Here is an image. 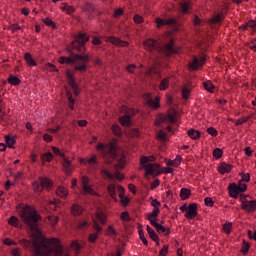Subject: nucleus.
I'll return each mask as SVG.
<instances>
[{
	"instance_id": "43",
	"label": "nucleus",
	"mask_w": 256,
	"mask_h": 256,
	"mask_svg": "<svg viewBox=\"0 0 256 256\" xmlns=\"http://www.w3.org/2000/svg\"><path fill=\"white\" fill-rule=\"evenodd\" d=\"M213 157H215V159H221L223 157V150H221V148L214 149Z\"/></svg>"
},
{
	"instance_id": "10",
	"label": "nucleus",
	"mask_w": 256,
	"mask_h": 256,
	"mask_svg": "<svg viewBox=\"0 0 256 256\" xmlns=\"http://www.w3.org/2000/svg\"><path fill=\"white\" fill-rule=\"evenodd\" d=\"M90 179L87 176L81 177V185H82V195H97V192L93 188H91V185H89Z\"/></svg>"
},
{
	"instance_id": "46",
	"label": "nucleus",
	"mask_w": 256,
	"mask_h": 256,
	"mask_svg": "<svg viewBox=\"0 0 256 256\" xmlns=\"http://www.w3.org/2000/svg\"><path fill=\"white\" fill-rule=\"evenodd\" d=\"M48 222L50 223V225H52V227H55V224L59 223V217H57V216H48Z\"/></svg>"
},
{
	"instance_id": "15",
	"label": "nucleus",
	"mask_w": 256,
	"mask_h": 256,
	"mask_svg": "<svg viewBox=\"0 0 256 256\" xmlns=\"http://www.w3.org/2000/svg\"><path fill=\"white\" fill-rule=\"evenodd\" d=\"M228 190L230 197H232L233 199H237V197H239V193H243L241 187H239V185L235 183L230 184Z\"/></svg>"
},
{
	"instance_id": "53",
	"label": "nucleus",
	"mask_w": 256,
	"mask_h": 256,
	"mask_svg": "<svg viewBox=\"0 0 256 256\" xmlns=\"http://www.w3.org/2000/svg\"><path fill=\"white\" fill-rule=\"evenodd\" d=\"M233 227V224L231 223H226L223 225V231L227 233V235H229V233H231V229Z\"/></svg>"
},
{
	"instance_id": "7",
	"label": "nucleus",
	"mask_w": 256,
	"mask_h": 256,
	"mask_svg": "<svg viewBox=\"0 0 256 256\" xmlns=\"http://www.w3.org/2000/svg\"><path fill=\"white\" fill-rule=\"evenodd\" d=\"M53 187V182L49 178H40L39 182L32 183V188L35 193H42L44 189L49 191Z\"/></svg>"
},
{
	"instance_id": "49",
	"label": "nucleus",
	"mask_w": 256,
	"mask_h": 256,
	"mask_svg": "<svg viewBox=\"0 0 256 256\" xmlns=\"http://www.w3.org/2000/svg\"><path fill=\"white\" fill-rule=\"evenodd\" d=\"M246 27H248V29H252L253 33H255V31H256V22L254 20H250L246 23Z\"/></svg>"
},
{
	"instance_id": "18",
	"label": "nucleus",
	"mask_w": 256,
	"mask_h": 256,
	"mask_svg": "<svg viewBox=\"0 0 256 256\" xmlns=\"http://www.w3.org/2000/svg\"><path fill=\"white\" fill-rule=\"evenodd\" d=\"M159 213H161V209H153L152 212L147 214L146 219L150 222L151 225H153V223H157V217H159Z\"/></svg>"
},
{
	"instance_id": "52",
	"label": "nucleus",
	"mask_w": 256,
	"mask_h": 256,
	"mask_svg": "<svg viewBox=\"0 0 256 256\" xmlns=\"http://www.w3.org/2000/svg\"><path fill=\"white\" fill-rule=\"evenodd\" d=\"M193 23L196 27H201V25H203V20H201L199 16L195 15L193 18Z\"/></svg>"
},
{
	"instance_id": "19",
	"label": "nucleus",
	"mask_w": 256,
	"mask_h": 256,
	"mask_svg": "<svg viewBox=\"0 0 256 256\" xmlns=\"http://www.w3.org/2000/svg\"><path fill=\"white\" fill-rule=\"evenodd\" d=\"M66 77H67V81H68L70 87H72V89H74V91H77V82L75 81V76L73 74V71L67 70Z\"/></svg>"
},
{
	"instance_id": "64",
	"label": "nucleus",
	"mask_w": 256,
	"mask_h": 256,
	"mask_svg": "<svg viewBox=\"0 0 256 256\" xmlns=\"http://www.w3.org/2000/svg\"><path fill=\"white\" fill-rule=\"evenodd\" d=\"M248 237H249V239H254V241H256V231L253 232V231L249 230Z\"/></svg>"
},
{
	"instance_id": "60",
	"label": "nucleus",
	"mask_w": 256,
	"mask_h": 256,
	"mask_svg": "<svg viewBox=\"0 0 256 256\" xmlns=\"http://www.w3.org/2000/svg\"><path fill=\"white\" fill-rule=\"evenodd\" d=\"M158 137L161 139V141H167V134L162 130L158 132Z\"/></svg>"
},
{
	"instance_id": "8",
	"label": "nucleus",
	"mask_w": 256,
	"mask_h": 256,
	"mask_svg": "<svg viewBox=\"0 0 256 256\" xmlns=\"http://www.w3.org/2000/svg\"><path fill=\"white\" fill-rule=\"evenodd\" d=\"M101 175L103 179H107L108 181H114L117 179L118 181H123L125 179V176L119 172V170H116L115 173L109 171V169L103 167L101 169Z\"/></svg>"
},
{
	"instance_id": "56",
	"label": "nucleus",
	"mask_w": 256,
	"mask_h": 256,
	"mask_svg": "<svg viewBox=\"0 0 256 256\" xmlns=\"http://www.w3.org/2000/svg\"><path fill=\"white\" fill-rule=\"evenodd\" d=\"M133 19L137 25H141V23L144 21L143 17L139 14H136Z\"/></svg>"
},
{
	"instance_id": "20",
	"label": "nucleus",
	"mask_w": 256,
	"mask_h": 256,
	"mask_svg": "<svg viewBox=\"0 0 256 256\" xmlns=\"http://www.w3.org/2000/svg\"><path fill=\"white\" fill-rule=\"evenodd\" d=\"M207 59H209V57L205 54H201L200 57L194 56L193 63H189V65H205Z\"/></svg>"
},
{
	"instance_id": "32",
	"label": "nucleus",
	"mask_w": 256,
	"mask_h": 256,
	"mask_svg": "<svg viewBox=\"0 0 256 256\" xmlns=\"http://www.w3.org/2000/svg\"><path fill=\"white\" fill-rule=\"evenodd\" d=\"M168 167H179L181 165V156H176V159L174 160H169L167 162Z\"/></svg>"
},
{
	"instance_id": "63",
	"label": "nucleus",
	"mask_w": 256,
	"mask_h": 256,
	"mask_svg": "<svg viewBox=\"0 0 256 256\" xmlns=\"http://www.w3.org/2000/svg\"><path fill=\"white\" fill-rule=\"evenodd\" d=\"M11 255L13 256H21V252L19 251L18 248H13L11 251Z\"/></svg>"
},
{
	"instance_id": "16",
	"label": "nucleus",
	"mask_w": 256,
	"mask_h": 256,
	"mask_svg": "<svg viewBox=\"0 0 256 256\" xmlns=\"http://www.w3.org/2000/svg\"><path fill=\"white\" fill-rule=\"evenodd\" d=\"M185 217L186 219H195L197 217V205L195 203L189 204Z\"/></svg>"
},
{
	"instance_id": "33",
	"label": "nucleus",
	"mask_w": 256,
	"mask_h": 256,
	"mask_svg": "<svg viewBox=\"0 0 256 256\" xmlns=\"http://www.w3.org/2000/svg\"><path fill=\"white\" fill-rule=\"evenodd\" d=\"M8 83L10 85L17 86V85H21V80L18 77L14 76V75H10L8 77Z\"/></svg>"
},
{
	"instance_id": "36",
	"label": "nucleus",
	"mask_w": 256,
	"mask_h": 256,
	"mask_svg": "<svg viewBox=\"0 0 256 256\" xmlns=\"http://www.w3.org/2000/svg\"><path fill=\"white\" fill-rule=\"evenodd\" d=\"M189 195H191V190L187 188H182L180 191V197L185 201V199H189Z\"/></svg>"
},
{
	"instance_id": "4",
	"label": "nucleus",
	"mask_w": 256,
	"mask_h": 256,
	"mask_svg": "<svg viewBox=\"0 0 256 256\" xmlns=\"http://www.w3.org/2000/svg\"><path fill=\"white\" fill-rule=\"evenodd\" d=\"M96 149L102 153V157H104L106 163H113V161L117 159V149L113 143H110L106 146L102 143H99Z\"/></svg>"
},
{
	"instance_id": "51",
	"label": "nucleus",
	"mask_w": 256,
	"mask_h": 256,
	"mask_svg": "<svg viewBox=\"0 0 256 256\" xmlns=\"http://www.w3.org/2000/svg\"><path fill=\"white\" fill-rule=\"evenodd\" d=\"M191 94V90L187 87L182 88V97L183 99H189V95Z\"/></svg>"
},
{
	"instance_id": "50",
	"label": "nucleus",
	"mask_w": 256,
	"mask_h": 256,
	"mask_svg": "<svg viewBox=\"0 0 256 256\" xmlns=\"http://www.w3.org/2000/svg\"><path fill=\"white\" fill-rule=\"evenodd\" d=\"M77 227L78 229H85L86 227H89V222H87V220H80L78 221Z\"/></svg>"
},
{
	"instance_id": "27",
	"label": "nucleus",
	"mask_w": 256,
	"mask_h": 256,
	"mask_svg": "<svg viewBox=\"0 0 256 256\" xmlns=\"http://www.w3.org/2000/svg\"><path fill=\"white\" fill-rule=\"evenodd\" d=\"M146 229H147V233H148L150 239H152V241L159 240V235H157V232H155V230H153V228H151V226L147 225Z\"/></svg>"
},
{
	"instance_id": "61",
	"label": "nucleus",
	"mask_w": 256,
	"mask_h": 256,
	"mask_svg": "<svg viewBox=\"0 0 256 256\" xmlns=\"http://www.w3.org/2000/svg\"><path fill=\"white\" fill-rule=\"evenodd\" d=\"M3 243H4V245H8V246L17 245V242L12 241L10 238L4 239Z\"/></svg>"
},
{
	"instance_id": "14",
	"label": "nucleus",
	"mask_w": 256,
	"mask_h": 256,
	"mask_svg": "<svg viewBox=\"0 0 256 256\" xmlns=\"http://www.w3.org/2000/svg\"><path fill=\"white\" fill-rule=\"evenodd\" d=\"M106 41L108 43H112V45H116L117 47H127L129 45V42L123 41L115 36L106 37Z\"/></svg>"
},
{
	"instance_id": "54",
	"label": "nucleus",
	"mask_w": 256,
	"mask_h": 256,
	"mask_svg": "<svg viewBox=\"0 0 256 256\" xmlns=\"http://www.w3.org/2000/svg\"><path fill=\"white\" fill-rule=\"evenodd\" d=\"M169 253V245H164L160 250L159 256H166Z\"/></svg>"
},
{
	"instance_id": "38",
	"label": "nucleus",
	"mask_w": 256,
	"mask_h": 256,
	"mask_svg": "<svg viewBox=\"0 0 256 256\" xmlns=\"http://www.w3.org/2000/svg\"><path fill=\"white\" fill-rule=\"evenodd\" d=\"M24 59H25L27 65H37V63L35 62V60L31 56V54H29V53L25 54Z\"/></svg>"
},
{
	"instance_id": "59",
	"label": "nucleus",
	"mask_w": 256,
	"mask_h": 256,
	"mask_svg": "<svg viewBox=\"0 0 256 256\" xmlns=\"http://www.w3.org/2000/svg\"><path fill=\"white\" fill-rule=\"evenodd\" d=\"M241 181L249 183V181H251V175L249 173L242 174Z\"/></svg>"
},
{
	"instance_id": "26",
	"label": "nucleus",
	"mask_w": 256,
	"mask_h": 256,
	"mask_svg": "<svg viewBox=\"0 0 256 256\" xmlns=\"http://www.w3.org/2000/svg\"><path fill=\"white\" fill-rule=\"evenodd\" d=\"M152 227H155L157 233H163L164 235H169V230H167V228H164L163 225L154 222L153 224H151Z\"/></svg>"
},
{
	"instance_id": "45",
	"label": "nucleus",
	"mask_w": 256,
	"mask_h": 256,
	"mask_svg": "<svg viewBox=\"0 0 256 256\" xmlns=\"http://www.w3.org/2000/svg\"><path fill=\"white\" fill-rule=\"evenodd\" d=\"M42 21L47 25V27H52V29H55V22H53V20L50 18H43Z\"/></svg>"
},
{
	"instance_id": "11",
	"label": "nucleus",
	"mask_w": 256,
	"mask_h": 256,
	"mask_svg": "<svg viewBox=\"0 0 256 256\" xmlns=\"http://www.w3.org/2000/svg\"><path fill=\"white\" fill-rule=\"evenodd\" d=\"M144 99L148 107H151L152 109H159V107H161V97L159 96H156L155 99L153 100L151 93H146L144 95Z\"/></svg>"
},
{
	"instance_id": "35",
	"label": "nucleus",
	"mask_w": 256,
	"mask_h": 256,
	"mask_svg": "<svg viewBox=\"0 0 256 256\" xmlns=\"http://www.w3.org/2000/svg\"><path fill=\"white\" fill-rule=\"evenodd\" d=\"M117 159H118V162L115 165V169H123L126 163L125 156H121Z\"/></svg>"
},
{
	"instance_id": "22",
	"label": "nucleus",
	"mask_w": 256,
	"mask_h": 256,
	"mask_svg": "<svg viewBox=\"0 0 256 256\" xmlns=\"http://www.w3.org/2000/svg\"><path fill=\"white\" fill-rule=\"evenodd\" d=\"M107 191L111 199H113V201H117V186L113 183L109 184L107 187Z\"/></svg>"
},
{
	"instance_id": "37",
	"label": "nucleus",
	"mask_w": 256,
	"mask_h": 256,
	"mask_svg": "<svg viewBox=\"0 0 256 256\" xmlns=\"http://www.w3.org/2000/svg\"><path fill=\"white\" fill-rule=\"evenodd\" d=\"M168 87H169V77H166L160 82L159 89L160 91H165V89H167Z\"/></svg>"
},
{
	"instance_id": "1",
	"label": "nucleus",
	"mask_w": 256,
	"mask_h": 256,
	"mask_svg": "<svg viewBox=\"0 0 256 256\" xmlns=\"http://www.w3.org/2000/svg\"><path fill=\"white\" fill-rule=\"evenodd\" d=\"M89 41V36L84 33H78L75 36L74 41H72L70 45V49L72 51H76L79 54H75V52H70L69 57H60L59 58V63L61 65L65 63H80L82 65H87V63H91L93 61V57L89 52H87V48L85 47V43Z\"/></svg>"
},
{
	"instance_id": "13",
	"label": "nucleus",
	"mask_w": 256,
	"mask_h": 256,
	"mask_svg": "<svg viewBox=\"0 0 256 256\" xmlns=\"http://www.w3.org/2000/svg\"><path fill=\"white\" fill-rule=\"evenodd\" d=\"M155 23L157 25L158 29H161V27H165L168 25H177V19L175 18H170V19H162V18H156Z\"/></svg>"
},
{
	"instance_id": "28",
	"label": "nucleus",
	"mask_w": 256,
	"mask_h": 256,
	"mask_svg": "<svg viewBox=\"0 0 256 256\" xmlns=\"http://www.w3.org/2000/svg\"><path fill=\"white\" fill-rule=\"evenodd\" d=\"M218 171L222 175H225V173H229L231 171V165L223 162V163L220 164V166L218 168Z\"/></svg>"
},
{
	"instance_id": "6",
	"label": "nucleus",
	"mask_w": 256,
	"mask_h": 256,
	"mask_svg": "<svg viewBox=\"0 0 256 256\" xmlns=\"http://www.w3.org/2000/svg\"><path fill=\"white\" fill-rule=\"evenodd\" d=\"M52 151H53L54 155H58V157H62V159H63L62 167H63L66 175H71V173H73V171L75 169V167L71 163V160H69V158L65 157V154L63 152H61V150H59V148H57L55 146L52 147Z\"/></svg>"
},
{
	"instance_id": "2",
	"label": "nucleus",
	"mask_w": 256,
	"mask_h": 256,
	"mask_svg": "<svg viewBox=\"0 0 256 256\" xmlns=\"http://www.w3.org/2000/svg\"><path fill=\"white\" fill-rule=\"evenodd\" d=\"M144 47L146 51H149L154 55L155 61H159V57H171V55H177L180 48L175 46V42L170 40V42L164 46H162L157 40L155 39H147L144 41Z\"/></svg>"
},
{
	"instance_id": "58",
	"label": "nucleus",
	"mask_w": 256,
	"mask_h": 256,
	"mask_svg": "<svg viewBox=\"0 0 256 256\" xmlns=\"http://www.w3.org/2000/svg\"><path fill=\"white\" fill-rule=\"evenodd\" d=\"M120 218L122 219V221H131V218L129 217V212H122Z\"/></svg>"
},
{
	"instance_id": "9",
	"label": "nucleus",
	"mask_w": 256,
	"mask_h": 256,
	"mask_svg": "<svg viewBox=\"0 0 256 256\" xmlns=\"http://www.w3.org/2000/svg\"><path fill=\"white\" fill-rule=\"evenodd\" d=\"M243 211L253 213L256 210V200H248L247 196H240Z\"/></svg>"
},
{
	"instance_id": "62",
	"label": "nucleus",
	"mask_w": 256,
	"mask_h": 256,
	"mask_svg": "<svg viewBox=\"0 0 256 256\" xmlns=\"http://www.w3.org/2000/svg\"><path fill=\"white\" fill-rule=\"evenodd\" d=\"M209 135H211L212 137H217V130L213 127H210L207 129Z\"/></svg>"
},
{
	"instance_id": "17",
	"label": "nucleus",
	"mask_w": 256,
	"mask_h": 256,
	"mask_svg": "<svg viewBox=\"0 0 256 256\" xmlns=\"http://www.w3.org/2000/svg\"><path fill=\"white\" fill-rule=\"evenodd\" d=\"M175 114H167L160 116V119L156 121V125H161V123H175Z\"/></svg>"
},
{
	"instance_id": "47",
	"label": "nucleus",
	"mask_w": 256,
	"mask_h": 256,
	"mask_svg": "<svg viewBox=\"0 0 256 256\" xmlns=\"http://www.w3.org/2000/svg\"><path fill=\"white\" fill-rule=\"evenodd\" d=\"M150 200H151L152 207H154L153 209H159L161 207V202H159V200L153 197H151Z\"/></svg>"
},
{
	"instance_id": "40",
	"label": "nucleus",
	"mask_w": 256,
	"mask_h": 256,
	"mask_svg": "<svg viewBox=\"0 0 256 256\" xmlns=\"http://www.w3.org/2000/svg\"><path fill=\"white\" fill-rule=\"evenodd\" d=\"M5 142L8 147L13 148V145H15V139L11 136H5Z\"/></svg>"
},
{
	"instance_id": "24",
	"label": "nucleus",
	"mask_w": 256,
	"mask_h": 256,
	"mask_svg": "<svg viewBox=\"0 0 256 256\" xmlns=\"http://www.w3.org/2000/svg\"><path fill=\"white\" fill-rule=\"evenodd\" d=\"M9 225H11L12 227H15L16 229H21L23 227V225H21V223H19V218H17L16 216H11L10 219L8 220Z\"/></svg>"
},
{
	"instance_id": "25",
	"label": "nucleus",
	"mask_w": 256,
	"mask_h": 256,
	"mask_svg": "<svg viewBox=\"0 0 256 256\" xmlns=\"http://www.w3.org/2000/svg\"><path fill=\"white\" fill-rule=\"evenodd\" d=\"M41 161H42V165H45V163H51V161H53V153L47 152V153L41 154Z\"/></svg>"
},
{
	"instance_id": "48",
	"label": "nucleus",
	"mask_w": 256,
	"mask_h": 256,
	"mask_svg": "<svg viewBox=\"0 0 256 256\" xmlns=\"http://www.w3.org/2000/svg\"><path fill=\"white\" fill-rule=\"evenodd\" d=\"M71 247H72V249L74 251H76V255H79V251H81V244H79L78 242L74 241V242H72Z\"/></svg>"
},
{
	"instance_id": "34",
	"label": "nucleus",
	"mask_w": 256,
	"mask_h": 256,
	"mask_svg": "<svg viewBox=\"0 0 256 256\" xmlns=\"http://www.w3.org/2000/svg\"><path fill=\"white\" fill-rule=\"evenodd\" d=\"M72 214L78 216L83 213V207L79 206L78 204H74L71 208Z\"/></svg>"
},
{
	"instance_id": "21",
	"label": "nucleus",
	"mask_w": 256,
	"mask_h": 256,
	"mask_svg": "<svg viewBox=\"0 0 256 256\" xmlns=\"http://www.w3.org/2000/svg\"><path fill=\"white\" fill-rule=\"evenodd\" d=\"M117 192H118V195L121 199V203L122 205H129V198L127 197H123V195H125V188H123V186L121 185H118L117 186Z\"/></svg>"
},
{
	"instance_id": "12",
	"label": "nucleus",
	"mask_w": 256,
	"mask_h": 256,
	"mask_svg": "<svg viewBox=\"0 0 256 256\" xmlns=\"http://www.w3.org/2000/svg\"><path fill=\"white\" fill-rule=\"evenodd\" d=\"M93 229L96 232L89 235V237H88L89 243H95V241H97V239L99 238V233H101V231H103V228L95 220L93 222Z\"/></svg>"
},
{
	"instance_id": "41",
	"label": "nucleus",
	"mask_w": 256,
	"mask_h": 256,
	"mask_svg": "<svg viewBox=\"0 0 256 256\" xmlns=\"http://www.w3.org/2000/svg\"><path fill=\"white\" fill-rule=\"evenodd\" d=\"M84 11H85V13H88V15H91L93 13V11H95V7L93 6V4L88 3L85 5Z\"/></svg>"
},
{
	"instance_id": "57",
	"label": "nucleus",
	"mask_w": 256,
	"mask_h": 256,
	"mask_svg": "<svg viewBox=\"0 0 256 256\" xmlns=\"http://www.w3.org/2000/svg\"><path fill=\"white\" fill-rule=\"evenodd\" d=\"M69 108L73 110L75 108V99H72L71 93H68Z\"/></svg>"
},
{
	"instance_id": "44",
	"label": "nucleus",
	"mask_w": 256,
	"mask_h": 256,
	"mask_svg": "<svg viewBox=\"0 0 256 256\" xmlns=\"http://www.w3.org/2000/svg\"><path fill=\"white\" fill-rule=\"evenodd\" d=\"M96 219H98L100 221V223H102V225H105L106 218H105V214L103 212H101V211L97 212Z\"/></svg>"
},
{
	"instance_id": "30",
	"label": "nucleus",
	"mask_w": 256,
	"mask_h": 256,
	"mask_svg": "<svg viewBox=\"0 0 256 256\" xmlns=\"http://www.w3.org/2000/svg\"><path fill=\"white\" fill-rule=\"evenodd\" d=\"M120 123L121 125H123V127H129L131 125V116H129V114H126L120 117Z\"/></svg>"
},
{
	"instance_id": "39",
	"label": "nucleus",
	"mask_w": 256,
	"mask_h": 256,
	"mask_svg": "<svg viewBox=\"0 0 256 256\" xmlns=\"http://www.w3.org/2000/svg\"><path fill=\"white\" fill-rule=\"evenodd\" d=\"M203 85H204V88L206 89V91L213 93L215 86L213 85V83H211V81L204 82Z\"/></svg>"
},
{
	"instance_id": "3",
	"label": "nucleus",
	"mask_w": 256,
	"mask_h": 256,
	"mask_svg": "<svg viewBox=\"0 0 256 256\" xmlns=\"http://www.w3.org/2000/svg\"><path fill=\"white\" fill-rule=\"evenodd\" d=\"M20 218L26 225V229L30 233H39V221H41V215L37 213V210L31 208V206H25L19 212Z\"/></svg>"
},
{
	"instance_id": "31",
	"label": "nucleus",
	"mask_w": 256,
	"mask_h": 256,
	"mask_svg": "<svg viewBox=\"0 0 256 256\" xmlns=\"http://www.w3.org/2000/svg\"><path fill=\"white\" fill-rule=\"evenodd\" d=\"M188 136L190 137V139H200L201 138V132L195 130V129H190L188 130Z\"/></svg>"
},
{
	"instance_id": "5",
	"label": "nucleus",
	"mask_w": 256,
	"mask_h": 256,
	"mask_svg": "<svg viewBox=\"0 0 256 256\" xmlns=\"http://www.w3.org/2000/svg\"><path fill=\"white\" fill-rule=\"evenodd\" d=\"M149 161H155V157H142L140 159L141 165H143L146 175H153L157 177V175H161V165L157 163H149Z\"/></svg>"
},
{
	"instance_id": "29",
	"label": "nucleus",
	"mask_w": 256,
	"mask_h": 256,
	"mask_svg": "<svg viewBox=\"0 0 256 256\" xmlns=\"http://www.w3.org/2000/svg\"><path fill=\"white\" fill-rule=\"evenodd\" d=\"M189 9H191V2H189V1L180 2L181 13H189Z\"/></svg>"
},
{
	"instance_id": "42",
	"label": "nucleus",
	"mask_w": 256,
	"mask_h": 256,
	"mask_svg": "<svg viewBox=\"0 0 256 256\" xmlns=\"http://www.w3.org/2000/svg\"><path fill=\"white\" fill-rule=\"evenodd\" d=\"M112 132L114 133V135H116V137H121L122 132H121V127H119L118 125H112Z\"/></svg>"
},
{
	"instance_id": "55",
	"label": "nucleus",
	"mask_w": 256,
	"mask_h": 256,
	"mask_svg": "<svg viewBox=\"0 0 256 256\" xmlns=\"http://www.w3.org/2000/svg\"><path fill=\"white\" fill-rule=\"evenodd\" d=\"M204 203H205L206 207H213L215 202L213 201V198L206 197L204 199Z\"/></svg>"
},
{
	"instance_id": "23",
	"label": "nucleus",
	"mask_w": 256,
	"mask_h": 256,
	"mask_svg": "<svg viewBox=\"0 0 256 256\" xmlns=\"http://www.w3.org/2000/svg\"><path fill=\"white\" fill-rule=\"evenodd\" d=\"M56 195L58 197H61V199H67V196L69 195V190L64 186H59L56 190Z\"/></svg>"
}]
</instances>
